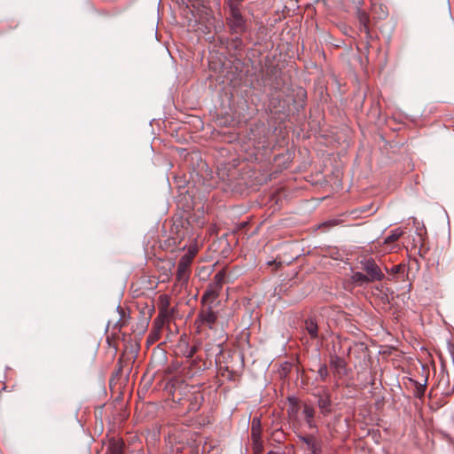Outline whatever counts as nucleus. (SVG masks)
Instances as JSON below:
<instances>
[{"label":"nucleus","instance_id":"1a4fd4ad","mask_svg":"<svg viewBox=\"0 0 454 454\" xmlns=\"http://www.w3.org/2000/svg\"><path fill=\"white\" fill-rule=\"evenodd\" d=\"M317 404L323 414L326 415L330 412L331 400L327 395L320 396Z\"/></svg>","mask_w":454,"mask_h":454},{"label":"nucleus","instance_id":"f8f14e48","mask_svg":"<svg viewBox=\"0 0 454 454\" xmlns=\"http://www.w3.org/2000/svg\"><path fill=\"white\" fill-rule=\"evenodd\" d=\"M301 439L306 443L307 449L312 453L316 454L318 451V448L312 437H301Z\"/></svg>","mask_w":454,"mask_h":454},{"label":"nucleus","instance_id":"f3484780","mask_svg":"<svg viewBox=\"0 0 454 454\" xmlns=\"http://www.w3.org/2000/svg\"><path fill=\"white\" fill-rule=\"evenodd\" d=\"M259 435H260V432L258 430V427H256V426H255V419H254L253 424H252V437H253V439H257V438H259Z\"/></svg>","mask_w":454,"mask_h":454},{"label":"nucleus","instance_id":"7ed1b4c3","mask_svg":"<svg viewBox=\"0 0 454 454\" xmlns=\"http://www.w3.org/2000/svg\"><path fill=\"white\" fill-rule=\"evenodd\" d=\"M230 16L228 18V24L235 33H241L245 31L246 21L240 12L239 4L237 3H230Z\"/></svg>","mask_w":454,"mask_h":454},{"label":"nucleus","instance_id":"423d86ee","mask_svg":"<svg viewBox=\"0 0 454 454\" xmlns=\"http://www.w3.org/2000/svg\"><path fill=\"white\" fill-rule=\"evenodd\" d=\"M330 367L333 370L334 373L339 375L347 374L346 363L341 357L338 356H331Z\"/></svg>","mask_w":454,"mask_h":454},{"label":"nucleus","instance_id":"2eb2a0df","mask_svg":"<svg viewBox=\"0 0 454 454\" xmlns=\"http://www.w3.org/2000/svg\"><path fill=\"white\" fill-rule=\"evenodd\" d=\"M317 372L321 380H325L328 375L327 366L325 364H321L318 368Z\"/></svg>","mask_w":454,"mask_h":454},{"label":"nucleus","instance_id":"f03ea898","mask_svg":"<svg viewBox=\"0 0 454 454\" xmlns=\"http://www.w3.org/2000/svg\"><path fill=\"white\" fill-rule=\"evenodd\" d=\"M192 259L193 254L192 253H186L178 262L176 279L181 286L187 284L190 278Z\"/></svg>","mask_w":454,"mask_h":454},{"label":"nucleus","instance_id":"412c9836","mask_svg":"<svg viewBox=\"0 0 454 454\" xmlns=\"http://www.w3.org/2000/svg\"><path fill=\"white\" fill-rule=\"evenodd\" d=\"M196 349L195 348H193L192 349H191V351L189 352L188 354V356H192L194 353H195Z\"/></svg>","mask_w":454,"mask_h":454},{"label":"nucleus","instance_id":"9d476101","mask_svg":"<svg viewBox=\"0 0 454 454\" xmlns=\"http://www.w3.org/2000/svg\"><path fill=\"white\" fill-rule=\"evenodd\" d=\"M351 279L354 283H356L357 285L359 286H362L364 284H366V283H369V282H372L370 280V278L367 277L366 274H364L362 272H359V271H356V272H354L351 276Z\"/></svg>","mask_w":454,"mask_h":454},{"label":"nucleus","instance_id":"20e7f679","mask_svg":"<svg viewBox=\"0 0 454 454\" xmlns=\"http://www.w3.org/2000/svg\"><path fill=\"white\" fill-rule=\"evenodd\" d=\"M361 268L366 272L372 282L380 281L385 275L372 258H364L361 262Z\"/></svg>","mask_w":454,"mask_h":454},{"label":"nucleus","instance_id":"39448f33","mask_svg":"<svg viewBox=\"0 0 454 454\" xmlns=\"http://www.w3.org/2000/svg\"><path fill=\"white\" fill-rule=\"evenodd\" d=\"M216 319V313H215L211 308H208L199 314L195 323L198 325V327H200V325H207L208 328L212 329Z\"/></svg>","mask_w":454,"mask_h":454},{"label":"nucleus","instance_id":"0eeeda50","mask_svg":"<svg viewBox=\"0 0 454 454\" xmlns=\"http://www.w3.org/2000/svg\"><path fill=\"white\" fill-rule=\"evenodd\" d=\"M220 290L221 289L217 287V286L210 284L202 296V301H205L206 300H210L213 301L218 297Z\"/></svg>","mask_w":454,"mask_h":454},{"label":"nucleus","instance_id":"6e6552de","mask_svg":"<svg viewBox=\"0 0 454 454\" xmlns=\"http://www.w3.org/2000/svg\"><path fill=\"white\" fill-rule=\"evenodd\" d=\"M302 412L305 416V419H306L308 426L310 428H314L316 427L315 422H314V414H315L314 409L311 406L306 404L303 407Z\"/></svg>","mask_w":454,"mask_h":454},{"label":"nucleus","instance_id":"9b49d317","mask_svg":"<svg viewBox=\"0 0 454 454\" xmlns=\"http://www.w3.org/2000/svg\"><path fill=\"white\" fill-rule=\"evenodd\" d=\"M306 324V330L310 335L311 338H317V325L313 319H308L305 322Z\"/></svg>","mask_w":454,"mask_h":454},{"label":"nucleus","instance_id":"ddd939ff","mask_svg":"<svg viewBox=\"0 0 454 454\" xmlns=\"http://www.w3.org/2000/svg\"><path fill=\"white\" fill-rule=\"evenodd\" d=\"M403 233V232L401 229H395L391 231L390 234L385 239V243H391L397 240Z\"/></svg>","mask_w":454,"mask_h":454},{"label":"nucleus","instance_id":"a211bd4d","mask_svg":"<svg viewBox=\"0 0 454 454\" xmlns=\"http://www.w3.org/2000/svg\"><path fill=\"white\" fill-rule=\"evenodd\" d=\"M113 454H121V443H118L114 447Z\"/></svg>","mask_w":454,"mask_h":454},{"label":"nucleus","instance_id":"f257e3e1","mask_svg":"<svg viewBox=\"0 0 454 454\" xmlns=\"http://www.w3.org/2000/svg\"><path fill=\"white\" fill-rule=\"evenodd\" d=\"M178 397L181 405L185 406L187 411H195L200 407L203 401V395L197 387L181 385L175 389L174 397Z\"/></svg>","mask_w":454,"mask_h":454},{"label":"nucleus","instance_id":"4be33fe9","mask_svg":"<svg viewBox=\"0 0 454 454\" xmlns=\"http://www.w3.org/2000/svg\"><path fill=\"white\" fill-rule=\"evenodd\" d=\"M242 0H229L228 4L230 3H237L239 4Z\"/></svg>","mask_w":454,"mask_h":454},{"label":"nucleus","instance_id":"4468645a","mask_svg":"<svg viewBox=\"0 0 454 454\" xmlns=\"http://www.w3.org/2000/svg\"><path fill=\"white\" fill-rule=\"evenodd\" d=\"M223 278H224V273L222 271H219L215 275L214 281L211 284L214 286H217V287L222 289Z\"/></svg>","mask_w":454,"mask_h":454},{"label":"nucleus","instance_id":"5701e85b","mask_svg":"<svg viewBox=\"0 0 454 454\" xmlns=\"http://www.w3.org/2000/svg\"><path fill=\"white\" fill-rule=\"evenodd\" d=\"M267 454H278V453H277V452H274V451L270 450V451H269Z\"/></svg>","mask_w":454,"mask_h":454},{"label":"nucleus","instance_id":"dca6fc26","mask_svg":"<svg viewBox=\"0 0 454 454\" xmlns=\"http://www.w3.org/2000/svg\"><path fill=\"white\" fill-rule=\"evenodd\" d=\"M254 453L255 454H259L261 453V451L262 450V443L259 442V438L257 439H254Z\"/></svg>","mask_w":454,"mask_h":454},{"label":"nucleus","instance_id":"aec40b11","mask_svg":"<svg viewBox=\"0 0 454 454\" xmlns=\"http://www.w3.org/2000/svg\"><path fill=\"white\" fill-rule=\"evenodd\" d=\"M419 388H420L421 392L424 393L425 388H426V381L422 385H420Z\"/></svg>","mask_w":454,"mask_h":454},{"label":"nucleus","instance_id":"6ab92c4d","mask_svg":"<svg viewBox=\"0 0 454 454\" xmlns=\"http://www.w3.org/2000/svg\"><path fill=\"white\" fill-rule=\"evenodd\" d=\"M399 268H400V266L396 265V266L392 268L391 271L394 272V273H396L399 270Z\"/></svg>","mask_w":454,"mask_h":454}]
</instances>
